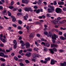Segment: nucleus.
Returning <instances> with one entry per match:
<instances>
[{
  "label": "nucleus",
  "mask_w": 66,
  "mask_h": 66,
  "mask_svg": "<svg viewBox=\"0 0 66 66\" xmlns=\"http://www.w3.org/2000/svg\"><path fill=\"white\" fill-rule=\"evenodd\" d=\"M0 46L2 47H3L4 46V45L3 44H0Z\"/></svg>",
  "instance_id": "61"
},
{
  "label": "nucleus",
  "mask_w": 66,
  "mask_h": 66,
  "mask_svg": "<svg viewBox=\"0 0 66 66\" xmlns=\"http://www.w3.org/2000/svg\"><path fill=\"white\" fill-rule=\"evenodd\" d=\"M0 61H2V62H4V61H5V59L3 58H1V59H0Z\"/></svg>",
  "instance_id": "21"
},
{
  "label": "nucleus",
  "mask_w": 66,
  "mask_h": 66,
  "mask_svg": "<svg viewBox=\"0 0 66 66\" xmlns=\"http://www.w3.org/2000/svg\"><path fill=\"white\" fill-rule=\"evenodd\" d=\"M23 51L22 50H21L19 52V53L20 54H21L22 52Z\"/></svg>",
  "instance_id": "55"
},
{
  "label": "nucleus",
  "mask_w": 66,
  "mask_h": 66,
  "mask_svg": "<svg viewBox=\"0 0 66 66\" xmlns=\"http://www.w3.org/2000/svg\"><path fill=\"white\" fill-rule=\"evenodd\" d=\"M45 46H47V47H48L50 46V44H49V43H47L46 44Z\"/></svg>",
  "instance_id": "24"
},
{
  "label": "nucleus",
  "mask_w": 66,
  "mask_h": 66,
  "mask_svg": "<svg viewBox=\"0 0 66 66\" xmlns=\"http://www.w3.org/2000/svg\"><path fill=\"white\" fill-rule=\"evenodd\" d=\"M14 4V2L13 1H12L11 2V5H12L13 4Z\"/></svg>",
  "instance_id": "60"
},
{
  "label": "nucleus",
  "mask_w": 66,
  "mask_h": 66,
  "mask_svg": "<svg viewBox=\"0 0 66 66\" xmlns=\"http://www.w3.org/2000/svg\"><path fill=\"white\" fill-rule=\"evenodd\" d=\"M51 9L52 10V11H54V7L52 6H51Z\"/></svg>",
  "instance_id": "26"
},
{
  "label": "nucleus",
  "mask_w": 66,
  "mask_h": 66,
  "mask_svg": "<svg viewBox=\"0 0 66 66\" xmlns=\"http://www.w3.org/2000/svg\"><path fill=\"white\" fill-rule=\"evenodd\" d=\"M4 54L3 53H2L1 52L0 53V56H2L3 57L4 56Z\"/></svg>",
  "instance_id": "16"
},
{
  "label": "nucleus",
  "mask_w": 66,
  "mask_h": 66,
  "mask_svg": "<svg viewBox=\"0 0 66 66\" xmlns=\"http://www.w3.org/2000/svg\"><path fill=\"white\" fill-rule=\"evenodd\" d=\"M63 36H64V37L66 38V33H64L63 34Z\"/></svg>",
  "instance_id": "62"
},
{
  "label": "nucleus",
  "mask_w": 66,
  "mask_h": 66,
  "mask_svg": "<svg viewBox=\"0 0 66 66\" xmlns=\"http://www.w3.org/2000/svg\"><path fill=\"white\" fill-rule=\"evenodd\" d=\"M52 39H55V40H56V38H58V36L57 35L55 34H54L53 35H52Z\"/></svg>",
  "instance_id": "1"
},
{
  "label": "nucleus",
  "mask_w": 66,
  "mask_h": 66,
  "mask_svg": "<svg viewBox=\"0 0 66 66\" xmlns=\"http://www.w3.org/2000/svg\"><path fill=\"white\" fill-rule=\"evenodd\" d=\"M54 5H56L57 4V3H56V1H55L54 2Z\"/></svg>",
  "instance_id": "38"
},
{
  "label": "nucleus",
  "mask_w": 66,
  "mask_h": 66,
  "mask_svg": "<svg viewBox=\"0 0 66 66\" xmlns=\"http://www.w3.org/2000/svg\"><path fill=\"white\" fill-rule=\"evenodd\" d=\"M13 27H17V25H16V24H13Z\"/></svg>",
  "instance_id": "53"
},
{
  "label": "nucleus",
  "mask_w": 66,
  "mask_h": 66,
  "mask_svg": "<svg viewBox=\"0 0 66 66\" xmlns=\"http://www.w3.org/2000/svg\"><path fill=\"white\" fill-rule=\"evenodd\" d=\"M63 10L64 11H66V8L65 7L63 8Z\"/></svg>",
  "instance_id": "46"
},
{
  "label": "nucleus",
  "mask_w": 66,
  "mask_h": 66,
  "mask_svg": "<svg viewBox=\"0 0 66 66\" xmlns=\"http://www.w3.org/2000/svg\"><path fill=\"white\" fill-rule=\"evenodd\" d=\"M18 29L20 30V29H21V27H20V26H18Z\"/></svg>",
  "instance_id": "51"
},
{
  "label": "nucleus",
  "mask_w": 66,
  "mask_h": 66,
  "mask_svg": "<svg viewBox=\"0 0 66 66\" xmlns=\"http://www.w3.org/2000/svg\"><path fill=\"white\" fill-rule=\"evenodd\" d=\"M9 8L12 10V9L14 8V6H11L9 7Z\"/></svg>",
  "instance_id": "37"
},
{
  "label": "nucleus",
  "mask_w": 66,
  "mask_h": 66,
  "mask_svg": "<svg viewBox=\"0 0 66 66\" xmlns=\"http://www.w3.org/2000/svg\"><path fill=\"white\" fill-rule=\"evenodd\" d=\"M25 62L26 63H30V61L28 60H25Z\"/></svg>",
  "instance_id": "27"
},
{
  "label": "nucleus",
  "mask_w": 66,
  "mask_h": 66,
  "mask_svg": "<svg viewBox=\"0 0 66 66\" xmlns=\"http://www.w3.org/2000/svg\"><path fill=\"white\" fill-rule=\"evenodd\" d=\"M3 56L4 57H8V55H4V56Z\"/></svg>",
  "instance_id": "47"
},
{
  "label": "nucleus",
  "mask_w": 66,
  "mask_h": 66,
  "mask_svg": "<svg viewBox=\"0 0 66 66\" xmlns=\"http://www.w3.org/2000/svg\"><path fill=\"white\" fill-rule=\"evenodd\" d=\"M40 11L41 12H43V9H40Z\"/></svg>",
  "instance_id": "57"
},
{
  "label": "nucleus",
  "mask_w": 66,
  "mask_h": 66,
  "mask_svg": "<svg viewBox=\"0 0 66 66\" xmlns=\"http://www.w3.org/2000/svg\"><path fill=\"white\" fill-rule=\"evenodd\" d=\"M41 44L42 45H45V46H46V45L45 44V43L44 42H42V43H41Z\"/></svg>",
  "instance_id": "50"
},
{
  "label": "nucleus",
  "mask_w": 66,
  "mask_h": 66,
  "mask_svg": "<svg viewBox=\"0 0 66 66\" xmlns=\"http://www.w3.org/2000/svg\"><path fill=\"white\" fill-rule=\"evenodd\" d=\"M37 36L38 37H40V35L38 34H37Z\"/></svg>",
  "instance_id": "63"
},
{
  "label": "nucleus",
  "mask_w": 66,
  "mask_h": 66,
  "mask_svg": "<svg viewBox=\"0 0 66 66\" xmlns=\"http://www.w3.org/2000/svg\"><path fill=\"white\" fill-rule=\"evenodd\" d=\"M13 42L15 45H17V42H16V40H14L13 41Z\"/></svg>",
  "instance_id": "20"
},
{
  "label": "nucleus",
  "mask_w": 66,
  "mask_h": 66,
  "mask_svg": "<svg viewBox=\"0 0 66 66\" xmlns=\"http://www.w3.org/2000/svg\"><path fill=\"white\" fill-rule=\"evenodd\" d=\"M55 31L56 32H59V30L57 29H56L55 30Z\"/></svg>",
  "instance_id": "45"
},
{
  "label": "nucleus",
  "mask_w": 66,
  "mask_h": 66,
  "mask_svg": "<svg viewBox=\"0 0 66 66\" xmlns=\"http://www.w3.org/2000/svg\"><path fill=\"white\" fill-rule=\"evenodd\" d=\"M22 31H20L19 32V33L20 34H22Z\"/></svg>",
  "instance_id": "42"
},
{
  "label": "nucleus",
  "mask_w": 66,
  "mask_h": 66,
  "mask_svg": "<svg viewBox=\"0 0 66 66\" xmlns=\"http://www.w3.org/2000/svg\"><path fill=\"white\" fill-rule=\"evenodd\" d=\"M57 20H60L61 19V17H58L57 18Z\"/></svg>",
  "instance_id": "54"
},
{
  "label": "nucleus",
  "mask_w": 66,
  "mask_h": 66,
  "mask_svg": "<svg viewBox=\"0 0 66 66\" xmlns=\"http://www.w3.org/2000/svg\"><path fill=\"white\" fill-rule=\"evenodd\" d=\"M66 20H64L61 21L60 23H65V22H66Z\"/></svg>",
  "instance_id": "25"
},
{
  "label": "nucleus",
  "mask_w": 66,
  "mask_h": 66,
  "mask_svg": "<svg viewBox=\"0 0 66 66\" xmlns=\"http://www.w3.org/2000/svg\"><path fill=\"white\" fill-rule=\"evenodd\" d=\"M59 50L60 52H63V50Z\"/></svg>",
  "instance_id": "52"
},
{
  "label": "nucleus",
  "mask_w": 66,
  "mask_h": 66,
  "mask_svg": "<svg viewBox=\"0 0 66 66\" xmlns=\"http://www.w3.org/2000/svg\"><path fill=\"white\" fill-rule=\"evenodd\" d=\"M40 12V9H38L37 10V11L36 12V13L37 14H38V13H39Z\"/></svg>",
  "instance_id": "19"
},
{
  "label": "nucleus",
  "mask_w": 66,
  "mask_h": 66,
  "mask_svg": "<svg viewBox=\"0 0 66 66\" xmlns=\"http://www.w3.org/2000/svg\"><path fill=\"white\" fill-rule=\"evenodd\" d=\"M55 62H57V61H56L55 60H54L51 59L50 64H51V65H53L55 64Z\"/></svg>",
  "instance_id": "7"
},
{
  "label": "nucleus",
  "mask_w": 66,
  "mask_h": 66,
  "mask_svg": "<svg viewBox=\"0 0 66 66\" xmlns=\"http://www.w3.org/2000/svg\"><path fill=\"white\" fill-rule=\"evenodd\" d=\"M31 50H32V49H29L27 50V51H29L30 52V51H31Z\"/></svg>",
  "instance_id": "48"
},
{
  "label": "nucleus",
  "mask_w": 66,
  "mask_h": 66,
  "mask_svg": "<svg viewBox=\"0 0 66 66\" xmlns=\"http://www.w3.org/2000/svg\"><path fill=\"white\" fill-rule=\"evenodd\" d=\"M34 34H30V37H31H31H33V36H34V35H33Z\"/></svg>",
  "instance_id": "28"
},
{
  "label": "nucleus",
  "mask_w": 66,
  "mask_h": 66,
  "mask_svg": "<svg viewBox=\"0 0 66 66\" xmlns=\"http://www.w3.org/2000/svg\"><path fill=\"white\" fill-rule=\"evenodd\" d=\"M32 57L34 58H35L36 57H38V56L36 54H34L32 56Z\"/></svg>",
  "instance_id": "14"
},
{
  "label": "nucleus",
  "mask_w": 66,
  "mask_h": 66,
  "mask_svg": "<svg viewBox=\"0 0 66 66\" xmlns=\"http://www.w3.org/2000/svg\"><path fill=\"white\" fill-rule=\"evenodd\" d=\"M2 41L3 43H5V39H2Z\"/></svg>",
  "instance_id": "49"
},
{
  "label": "nucleus",
  "mask_w": 66,
  "mask_h": 66,
  "mask_svg": "<svg viewBox=\"0 0 66 66\" xmlns=\"http://www.w3.org/2000/svg\"><path fill=\"white\" fill-rule=\"evenodd\" d=\"M31 61H32V62H36V59H34V58H32L31 59Z\"/></svg>",
  "instance_id": "31"
},
{
  "label": "nucleus",
  "mask_w": 66,
  "mask_h": 66,
  "mask_svg": "<svg viewBox=\"0 0 66 66\" xmlns=\"http://www.w3.org/2000/svg\"><path fill=\"white\" fill-rule=\"evenodd\" d=\"M51 48H52L53 47H57V45L55 44H51Z\"/></svg>",
  "instance_id": "12"
},
{
  "label": "nucleus",
  "mask_w": 66,
  "mask_h": 66,
  "mask_svg": "<svg viewBox=\"0 0 66 66\" xmlns=\"http://www.w3.org/2000/svg\"><path fill=\"white\" fill-rule=\"evenodd\" d=\"M34 50L35 51H38V48H34Z\"/></svg>",
  "instance_id": "36"
},
{
  "label": "nucleus",
  "mask_w": 66,
  "mask_h": 66,
  "mask_svg": "<svg viewBox=\"0 0 66 66\" xmlns=\"http://www.w3.org/2000/svg\"><path fill=\"white\" fill-rule=\"evenodd\" d=\"M51 22H52V23H53L54 24H55V22L53 20H52L51 21Z\"/></svg>",
  "instance_id": "30"
},
{
  "label": "nucleus",
  "mask_w": 66,
  "mask_h": 66,
  "mask_svg": "<svg viewBox=\"0 0 66 66\" xmlns=\"http://www.w3.org/2000/svg\"><path fill=\"white\" fill-rule=\"evenodd\" d=\"M46 15L47 17H51V14H49L48 13L46 14Z\"/></svg>",
  "instance_id": "23"
},
{
  "label": "nucleus",
  "mask_w": 66,
  "mask_h": 66,
  "mask_svg": "<svg viewBox=\"0 0 66 66\" xmlns=\"http://www.w3.org/2000/svg\"><path fill=\"white\" fill-rule=\"evenodd\" d=\"M36 24H41L42 23L39 21H37L36 22Z\"/></svg>",
  "instance_id": "29"
},
{
  "label": "nucleus",
  "mask_w": 66,
  "mask_h": 66,
  "mask_svg": "<svg viewBox=\"0 0 66 66\" xmlns=\"http://www.w3.org/2000/svg\"><path fill=\"white\" fill-rule=\"evenodd\" d=\"M31 9L32 8L30 7H29L28 8L27 7H25L24 10L26 12H29L30 11V9Z\"/></svg>",
  "instance_id": "5"
},
{
  "label": "nucleus",
  "mask_w": 66,
  "mask_h": 66,
  "mask_svg": "<svg viewBox=\"0 0 66 66\" xmlns=\"http://www.w3.org/2000/svg\"><path fill=\"white\" fill-rule=\"evenodd\" d=\"M18 61L19 62H22V61H23V60L22 59H20L18 60Z\"/></svg>",
  "instance_id": "59"
},
{
  "label": "nucleus",
  "mask_w": 66,
  "mask_h": 66,
  "mask_svg": "<svg viewBox=\"0 0 66 66\" xmlns=\"http://www.w3.org/2000/svg\"><path fill=\"white\" fill-rule=\"evenodd\" d=\"M34 8L35 9H37L38 8V7L36 6H35L34 7Z\"/></svg>",
  "instance_id": "40"
},
{
  "label": "nucleus",
  "mask_w": 66,
  "mask_h": 66,
  "mask_svg": "<svg viewBox=\"0 0 66 66\" xmlns=\"http://www.w3.org/2000/svg\"><path fill=\"white\" fill-rule=\"evenodd\" d=\"M22 3L28 4L29 2V1H28V0H22Z\"/></svg>",
  "instance_id": "6"
},
{
  "label": "nucleus",
  "mask_w": 66,
  "mask_h": 66,
  "mask_svg": "<svg viewBox=\"0 0 66 66\" xmlns=\"http://www.w3.org/2000/svg\"><path fill=\"white\" fill-rule=\"evenodd\" d=\"M52 10L50 8H48V13H52Z\"/></svg>",
  "instance_id": "13"
},
{
  "label": "nucleus",
  "mask_w": 66,
  "mask_h": 66,
  "mask_svg": "<svg viewBox=\"0 0 66 66\" xmlns=\"http://www.w3.org/2000/svg\"><path fill=\"white\" fill-rule=\"evenodd\" d=\"M18 22L19 24H21V23H22V21L21 20H19L18 21Z\"/></svg>",
  "instance_id": "32"
},
{
  "label": "nucleus",
  "mask_w": 66,
  "mask_h": 66,
  "mask_svg": "<svg viewBox=\"0 0 66 66\" xmlns=\"http://www.w3.org/2000/svg\"><path fill=\"white\" fill-rule=\"evenodd\" d=\"M59 33L60 35H62V32L61 31H59Z\"/></svg>",
  "instance_id": "44"
},
{
  "label": "nucleus",
  "mask_w": 66,
  "mask_h": 66,
  "mask_svg": "<svg viewBox=\"0 0 66 66\" xmlns=\"http://www.w3.org/2000/svg\"><path fill=\"white\" fill-rule=\"evenodd\" d=\"M26 48H30V43L28 42H26L25 43Z\"/></svg>",
  "instance_id": "4"
},
{
  "label": "nucleus",
  "mask_w": 66,
  "mask_h": 66,
  "mask_svg": "<svg viewBox=\"0 0 66 66\" xmlns=\"http://www.w3.org/2000/svg\"><path fill=\"white\" fill-rule=\"evenodd\" d=\"M23 18L24 19V20H27V19L26 18V16H24Z\"/></svg>",
  "instance_id": "56"
},
{
  "label": "nucleus",
  "mask_w": 66,
  "mask_h": 66,
  "mask_svg": "<svg viewBox=\"0 0 66 66\" xmlns=\"http://www.w3.org/2000/svg\"><path fill=\"white\" fill-rule=\"evenodd\" d=\"M55 11L57 13H61L62 12V10H61V9L59 8H57L56 9Z\"/></svg>",
  "instance_id": "3"
},
{
  "label": "nucleus",
  "mask_w": 66,
  "mask_h": 66,
  "mask_svg": "<svg viewBox=\"0 0 66 66\" xmlns=\"http://www.w3.org/2000/svg\"><path fill=\"white\" fill-rule=\"evenodd\" d=\"M60 2L61 3V5H63V4H64V2Z\"/></svg>",
  "instance_id": "64"
},
{
  "label": "nucleus",
  "mask_w": 66,
  "mask_h": 66,
  "mask_svg": "<svg viewBox=\"0 0 66 66\" xmlns=\"http://www.w3.org/2000/svg\"><path fill=\"white\" fill-rule=\"evenodd\" d=\"M39 2H38L39 3V4H40L41 3V2H42V1H43L42 0H39Z\"/></svg>",
  "instance_id": "41"
},
{
  "label": "nucleus",
  "mask_w": 66,
  "mask_h": 66,
  "mask_svg": "<svg viewBox=\"0 0 66 66\" xmlns=\"http://www.w3.org/2000/svg\"><path fill=\"white\" fill-rule=\"evenodd\" d=\"M3 13H6V10H4Z\"/></svg>",
  "instance_id": "58"
},
{
  "label": "nucleus",
  "mask_w": 66,
  "mask_h": 66,
  "mask_svg": "<svg viewBox=\"0 0 66 66\" xmlns=\"http://www.w3.org/2000/svg\"><path fill=\"white\" fill-rule=\"evenodd\" d=\"M44 34L45 35H46L48 37H49L50 36V37H51L52 36V35L51 34V32H49V34H48V33L47 32H44Z\"/></svg>",
  "instance_id": "2"
},
{
  "label": "nucleus",
  "mask_w": 66,
  "mask_h": 66,
  "mask_svg": "<svg viewBox=\"0 0 66 66\" xmlns=\"http://www.w3.org/2000/svg\"><path fill=\"white\" fill-rule=\"evenodd\" d=\"M55 24H60V23H61V21H55Z\"/></svg>",
  "instance_id": "15"
},
{
  "label": "nucleus",
  "mask_w": 66,
  "mask_h": 66,
  "mask_svg": "<svg viewBox=\"0 0 66 66\" xmlns=\"http://www.w3.org/2000/svg\"><path fill=\"white\" fill-rule=\"evenodd\" d=\"M7 13L8 14L9 16H12V14L11 12H10L9 11H8Z\"/></svg>",
  "instance_id": "18"
},
{
  "label": "nucleus",
  "mask_w": 66,
  "mask_h": 66,
  "mask_svg": "<svg viewBox=\"0 0 66 66\" xmlns=\"http://www.w3.org/2000/svg\"><path fill=\"white\" fill-rule=\"evenodd\" d=\"M49 50L50 51V52L52 54H53L54 53V51H53V50L50 49Z\"/></svg>",
  "instance_id": "17"
},
{
  "label": "nucleus",
  "mask_w": 66,
  "mask_h": 66,
  "mask_svg": "<svg viewBox=\"0 0 66 66\" xmlns=\"http://www.w3.org/2000/svg\"><path fill=\"white\" fill-rule=\"evenodd\" d=\"M61 66H66V62L64 61L63 63H60Z\"/></svg>",
  "instance_id": "9"
},
{
  "label": "nucleus",
  "mask_w": 66,
  "mask_h": 66,
  "mask_svg": "<svg viewBox=\"0 0 66 66\" xmlns=\"http://www.w3.org/2000/svg\"><path fill=\"white\" fill-rule=\"evenodd\" d=\"M18 16H19V15H22V13L21 12L18 13Z\"/></svg>",
  "instance_id": "39"
},
{
  "label": "nucleus",
  "mask_w": 66,
  "mask_h": 66,
  "mask_svg": "<svg viewBox=\"0 0 66 66\" xmlns=\"http://www.w3.org/2000/svg\"><path fill=\"white\" fill-rule=\"evenodd\" d=\"M11 18H12V21L13 22H15L16 21V18L13 16H11Z\"/></svg>",
  "instance_id": "8"
},
{
  "label": "nucleus",
  "mask_w": 66,
  "mask_h": 66,
  "mask_svg": "<svg viewBox=\"0 0 66 66\" xmlns=\"http://www.w3.org/2000/svg\"><path fill=\"white\" fill-rule=\"evenodd\" d=\"M14 59H15V60H16V61H18V58L17 57H14Z\"/></svg>",
  "instance_id": "34"
},
{
  "label": "nucleus",
  "mask_w": 66,
  "mask_h": 66,
  "mask_svg": "<svg viewBox=\"0 0 66 66\" xmlns=\"http://www.w3.org/2000/svg\"><path fill=\"white\" fill-rule=\"evenodd\" d=\"M60 39H61V40H66V38L62 36H61L60 37Z\"/></svg>",
  "instance_id": "10"
},
{
  "label": "nucleus",
  "mask_w": 66,
  "mask_h": 66,
  "mask_svg": "<svg viewBox=\"0 0 66 66\" xmlns=\"http://www.w3.org/2000/svg\"><path fill=\"white\" fill-rule=\"evenodd\" d=\"M53 50L55 52H57V49L56 48H54L53 49Z\"/></svg>",
  "instance_id": "22"
},
{
  "label": "nucleus",
  "mask_w": 66,
  "mask_h": 66,
  "mask_svg": "<svg viewBox=\"0 0 66 66\" xmlns=\"http://www.w3.org/2000/svg\"><path fill=\"white\" fill-rule=\"evenodd\" d=\"M0 10H3V7L1 6H0Z\"/></svg>",
  "instance_id": "43"
},
{
  "label": "nucleus",
  "mask_w": 66,
  "mask_h": 66,
  "mask_svg": "<svg viewBox=\"0 0 66 66\" xmlns=\"http://www.w3.org/2000/svg\"><path fill=\"white\" fill-rule=\"evenodd\" d=\"M19 64H20V66H23V63H22V62L20 63Z\"/></svg>",
  "instance_id": "33"
},
{
  "label": "nucleus",
  "mask_w": 66,
  "mask_h": 66,
  "mask_svg": "<svg viewBox=\"0 0 66 66\" xmlns=\"http://www.w3.org/2000/svg\"><path fill=\"white\" fill-rule=\"evenodd\" d=\"M16 45H17L15 44L14 45V49H16L17 47V46Z\"/></svg>",
  "instance_id": "35"
},
{
  "label": "nucleus",
  "mask_w": 66,
  "mask_h": 66,
  "mask_svg": "<svg viewBox=\"0 0 66 66\" xmlns=\"http://www.w3.org/2000/svg\"><path fill=\"white\" fill-rule=\"evenodd\" d=\"M26 55L27 57H30L31 55V53L29 52L27 54H26Z\"/></svg>",
  "instance_id": "11"
}]
</instances>
